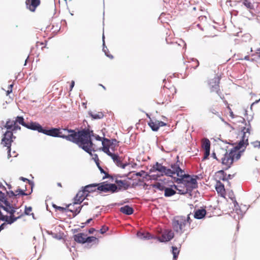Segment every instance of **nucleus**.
I'll list each match as a JSON object with an SVG mask.
<instances>
[{"mask_svg": "<svg viewBox=\"0 0 260 260\" xmlns=\"http://www.w3.org/2000/svg\"><path fill=\"white\" fill-rule=\"evenodd\" d=\"M61 136H65L68 138H62L66 140L77 144L79 147L89 154L93 150L91 136L93 132L88 129L78 131L66 128H60Z\"/></svg>", "mask_w": 260, "mask_h": 260, "instance_id": "1", "label": "nucleus"}, {"mask_svg": "<svg viewBox=\"0 0 260 260\" xmlns=\"http://www.w3.org/2000/svg\"><path fill=\"white\" fill-rule=\"evenodd\" d=\"M250 126L248 125L247 127H244L242 128V132L243 135L242 139L234 149H232L228 153L226 150L220 149V151L222 152L220 161L224 166L225 170L229 169L235 160L240 158L241 154L238 150L248 144V140L250 135Z\"/></svg>", "mask_w": 260, "mask_h": 260, "instance_id": "2", "label": "nucleus"}, {"mask_svg": "<svg viewBox=\"0 0 260 260\" xmlns=\"http://www.w3.org/2000/svg\"><path fill=\"white\" fill-rule=\"evenodd\" d=\"M98 186V190L104 192H116L117 189V186L114 184H105L104 182L101 184H92L87 185L82 190H80L77 193L74 198V204H80L81 203L86 197H87L88 193L93 191L95 189L92 188Z\"/></svg>", "mask_w": 260, "mask_h": 260, "instance_id": "3", "label": "nucleus"}, {"mask_svg": "<svg viewBox=\"0 0 260 260\" xmlns=\"http://www.w3.org/2000/svg\"><path fill=\"white\" fill-rule=\"evenodd\" d=\"M198 177L197 175L191 176L188 174H185V172L182 174V176L179 178H177L176 180V182L178 183H183L186 186L185 190H181L177 188V186L173 185V187L181 194L186 193L188 191H191L193 189L198 187V183L197 179Z\"/></svg>", "mask_w": 260, "mask_h": 260, "instance_id": "4", "label": "nucleus"}, {"mask_svg": "<svg viewBox=\"0 0 260 260\" xmlns=\"http://www.w3.org/2000/svg\"><path fill=\"white\" fill-rule=\"evenodd\" d=\"M2 208L9 213L10 216L3 215L0 212L1 219L5 221L8 224H12L23 215L22 213L17 212V208L13 206L8 201L5 202V206H2Z\"/></svg>", "mask_w": 260, "mask_h": 260, "instance_id": "5", "label": "nucleus"}, {"mask_svg": "<svg viewBox=\"0 0 260 260\" xmlns=\"http://www.w3.org/2000/svg\"><path fill=\"white\" fill-rule=\"evenodd\" d=\"M176 93V89L174 85H170L169 87L165 86L157 98L156 103L159 105L168 104L171 102Z\"/></svg>", "mask_w": 260, "mask_h": 260, "instance_id": "6", "label": "nucleus"}, {"mask_svg": "<svg viewBox=\"0 0 260 260\" xmlns=\"http://www.w3.org/2000/svg\"><path fill=\"white\" fill-rule=\"evenodd\" d=\"M190 220L189 215L187 217L183 216H176L172 221L173 228L175 232L182 234L186 224L187 223H190Z\"/></svg>", "mask_w": 260, "mask_h": 260, "instance_id": "7", "label": "nucleus"}, {"mask_svg": "<svg viewBox=\"0 0 260 260\" xmlns=\"http://www.w3.org/2000/svg\"><path fill=\"white\" fill-rule=\"evenodd\" d=\"M220 77L219 76H216L214 78L209 80L208 82V84L210 92H215L222 98V96L223 98V95L220 88Z\"/></svg>", "mask_w": 260, "mask_h": 260, "instance_id": "8", "label": "nucleus"}, {"mask_svg": "<svg viewBox=\"0 0 260 260\" xmlns=\"http://www.w3.org/2000/svg\"><path fill=\"white\" fill-rule=\"evenodd\" d=\"M22 117V116H17L15 120L12 119H8L4 127L7 129V131H11L13 132V133H15L18 130L21 129L20 126L18 125L19 124V118Z\"/></svg>", "mask_w": 260, "mask_h": 260, "instance_id": "9", "label": "nucleus"}, {"mask_svg": "<svg viewBox=\"0 0 260 260\" xmlns=\"http://www.w3.org/2000/svg\"><path fill=\"white\" fill-rule=\"evenodd\" d=\"M19 124H21L28 129L37 131L38 132L42 133L43 128L37 122L31 121L30 122L25 123L24 121L23 117H19Z\"/></svg>", "mask_w": 260, "mask_h": 260, "instance_id": "10", "label": "nucleus"}, {"mask_svg": "<svg viewBox=\"0 0 260 260\" xmlns=\"http://www.w3.org/2000/svg\"><path fill=\"white\" fill-rule=\"evenodd\" d=\"M149 171L150 173L158 172L159 173V176L164 175L167 176V175L170 173V171L168 170V168L158 162H156L153 165Z\"/></svg>", "mask_w": 260, "mask_h": 260, "instance_id": "11", "label": "nucleus"}, {"mask_svg": "<svg viewBox=\"0 0 260 260\" xmlns=\"http://www.w3.org/2000/svg\"><path fill=\"white\" fill-rule=\"evenodd\" d=\"M168 170L170 171V173L167 175V176L172 177L176 174L179 178L182 176V174L184 172L183 170L180 168L178 161L174 164H172L171 168L168 169Z\"/></svg>", "mask_w": 260, "mask_h": 260, "instance_id": "12", "label": "nucleus"}, {"mask_svg": "<svg viewBox=\"0 0 260 260\" xmlns=\"http://www.w3.org/2000/svg\"><path fill=\"white\" fill-rule=\"evenodd\" d=\"M147 116L150 119L148 122V124L153 131H157L160 127H162L166 125V123L162 121H159L155 119L151 118L148 115Z\"/></svg>", "mask_w": 260, "mask_h": 260, "instance_id": "13", "label": "nucleus"}, {"mask_svg": "<svg viewBox=\"0 0 260 260\" xmlns=\"http://www.w3.org/2000/svg\"><path fill=\"white\" fill-rule=\"evenodd\" d=\"M60 131V128H52L48 130L43 128L42 133L53 137L68 138L65 136H61L60 134H61V133ZM68 138H69L68 137Z\"/></svg>", "mask_w": 260, "mask_h": 260, "instance_id": "14", "label": "nucleus"}, {"mask_svg": "<svg viewBox=\"0 0 260 260\" xmlns=\"http://www.w3.org/2000/svg\"><path fill=\"white\" fill-rule=\"evenodd\" d=\"M202 147L204 150L203 160L208 158L210 154V141L207 138H204L202 141Z\"/></svg>", "mask_w": 260, "mask_h": 260, "instance_id": "15", "label": "nucleus"}, {"mask_svg": "<svg viewBox=\"0 0 260 260\" xmlns=\"http://www.w3.org/2000/svg\"><path fill=\"white\" fill-rule=\"evenodd\" d=\"M117 141L115 139L112 140V142L108 140L107 138H104L103 141H102V144L103 145V151L106 153L109 156L110 154H113V153L110 151V148H112V146L114 144V143H116Z\"/></svg>", "mask_w": 260, "mask_h": 260, "instance_id": "16", "label": "nucleus"}, {"mask_svg": "<svg viewBox=\"0 0 260 260\" xmlns=\"http://www.w3.org/2000/svg\"><path fill=\"white\" fill-rule=\"evenodd\" d=\"M231 178V175L227 176L226 174L223 170H220L216 172L214 175V180L216 182H221V181L228 180Z\"/></svg>", "mask_w": 260, "mask_h": 260, "instance_id": "17", "label": "nucleus"}, {"mask_svg": "<svg viewBox=\"0 0 260 260\" xmlns=\"http://www.w3.org/2000/svg\"><path fill=\"white\" fill-rule=\"evenodd\" d=\"M174 236V233L172 231H166L158 237V239L161 242H168L173 239Z\"/></svg>", "mask_w": 260, "mask_h": 260, "instance_id": "18", "label": "nucleus"}, {"mask_svg": "<svg viewBox=\"0 0 260 260\" xmlns=\"http://www.w3.org/2000/svg\"><path fill=\"white\" fill-rule=\"evenodd\" d=\"M40 0H26V8L31 12H35L37 7L40 5Z\"/></svg>", "mask_w": 260, "mask_h": 260, "instance_id": "19", "label": "nucleus"}, {"mask_svg": "<svg viewBox=\"0 0 260 260\" xmlns=\"http://www.w3.org/2000/svg\"><path fill=\"white\" fill-rule=\"evenodd\" d=\"M215 187L217 193L220 197L224 198L226 195V191L224 184L221 182H216Z\"/></svg>", "mask_w": 260, "mask_h": 260, "instance_id": "20", "label": "nucleus"}, {"mask_svg": "<svg viewBox=\"0 0 260 260\" xmlns=\"http://www.w3.org/2000/svg\"><path fill=\"white\" fill-rule=\"evenodd\" d=\"M109 156L112 158L117 166L121 167L123 169L125 168L126 165L122 163L121 158L117 154L113 153L109 154Z\"/></svg>", "mask_w": 260, "mask_h": 260, "instance_id": "21", "label": "nucleus"}, {"mask_svg": "<svg viewBox=\"0 0 260 260\" xmlns=\"http://www.w3.org/2000/svg\"><path fill=\"white\" fill-rule=\"evenodd\" d=\"M13 142L11 140H9L6 138V137H3L2 139L1 144L4 146L6 147L8 150V157H11L10 152H11V144Z\"/></svg>", "mask_w": 260, "mask_h": 260, "instance_id": "22", "label": "nucleus"}, {"mask_svg": "<svg viewBox=\"0 0 260 260\" xmlns=\"http://www.w3.org/2000/svg\"><path fill=\"white\" fill-rule=\"evenodd\" d=\"M86 235L84 233H78L74 236V240L79 243L84 244L85 243Z\"/></svg>", "mask_w": 260, "mask_h": 260, "instance_id": "23", "label": "nucleus"}, {"mask_svg": "<svg viewBox=\"0 0 260 260\" xmlns=\"http://www.w3.org/2000/svg\"><path fill=\"white\" fill-rule=\"evenodd\" d=\"M206 210L205 209H199L194 212V217L200 219L204 218L206 214Z\"/></svg>", "mask_w": 260, "mask_h": 260, "instance_id": "24", "label": "nucleus"}, {"mask_svg": "<svg viewBox=\"0 0 260 260\" xmlns=\"http://www.w3.org/2000/svg\"><path fill=\"white\" fill-rule=\"evenodd\" d=\"M75 204H74V203L72 205V204H69L67 206V208H68V210L71 212H72L74 215H77L78 213H80V211H81V206H78V207H74V205Z\"/></svg>", "mask_w": 260, "mask_h": 260, "instance_id": "25", "label": "nucleus"}, {"mask_svg": "<svg viewBox=\"0 0 260 260\" xmlns=\"http://www.w3.org/2000/svg\"><path fill=\"white\" fill-rule=\"evenodd\" d=\"M120 211L123 214L129 215L133 213L134 210L131 207L128 205H125L120 208Z\"/></svg>", "mask_w": 260, "mask_h": 260, "instance_id": "26", "label": "nucleus"}, {"mask_svg": "<svg viewBox=\"0 0 260 260\" xmlns=\"http://www.w3.org/2000/svg\"><path fill=\"white\" fill-rule=\"evenodd\" d=\"M176 189H173L172 188H169V187H165V189L164 190L165 193L164 195L166 197H171L175 194H176Z\"/></svg>", "mask_w": 260, "mask_h": 260, "instance_id": "27", "label": "nucleus"}, {"mask_svg": "<svg viewBox=\"0 0 260 260\" xmlns=\"http://www.w3.org/2000/svg\"><path fill=\"white\" fill-rule=\"evenodd\" d=\"M3 137H6L7 139L13 141V139H15V136H13V132L11 131H7L3 135Z\"/></svg>", "mask_w": 260, "mask_h": 260, "instance_id": "28", "label": "nucleus"}, {"mask_svg": "<svg viewBox=\"0 0 260 260\" xmlns=\"http://www.w3.org/2000/svg\"><path fill=\"white\" fill-rule=\"evenodd\" d=\"M222 152L220 151V149L217 150L216 152H213L212 153V157L214 159H216L219 162L220 161L221 157L222 156Z\"/></svg>", "mask_w": 260, "mask_h": 260, "instance_id": "29", "label": "nucleus"}, {"mask_svg": "<svg viewBox=\"0 0 260 260\" xmlns=\"http://www.w3.org/2000/svg\"><path fill=\"white\" fill-rule=\"evenodd\" d=\"M189 64L188 68H193L196 69L199 65V61L196 59H192L191 62H189Z\"/></svg>", "mask_w": 260, "mask_h": 260, "instance_id": "30", "label": "nucleus"}, {"mask_svg": "<svg viewBox=\"0 0 260 260\" xmlns=\"http://www.w3.org/2000/svg\"><path fill=\"white\" fill-rule=\"evenodd\" d=\"M242 4L244 5L248 9L252 10L253 9L254 6L253 4L248 0H242Z\"/></svg>", "mask_w": 260, "mask_h": 260, "instance_id": "31", "label": "nucleus"}, {"mask_svg": "<svg viewBox=\"0 0 260 260\" xmlns=\"http://www.w3.org/2000/svg\"><path fill=\"white\" fill-rule=\"evenodd\" d=\"M91 117L95 119H101L104 117V114L102 112H98L95 113H91Z\"/></svg>", "mask_w": 260, "mask_h": 260, "instance_id": "32", "label": "nucleus"}, {"mask_svg": "<svg viewBox=\"0 0 260 260\" xmlns=\"http://www.w3.org/2000/svg\"><path fill=\"white\" fill-rule=\"evenodd\" d=\"M153 187L156 188L159 190L162 191L165 189V186L159 182H156L152 185Z\"/></svg>", "mask_w": 260, "mask_h": 260, "instance_id": "33", "label": "nucleus"}, {"mask_svg": "<svg viewBox=\"0 0 260 260\" xmlns=\"http://www.w3.org/2000/svg\"><path fill=\"white\" fill-rule=\"evenodd\" d=\"M11 194L13 196H17V195L22 194L23 196L26 195V193L24 192V191L20 189H18L16 190L15 193L13 191H11Z\"/></svg>", "mask_w": 260, "mask_h": 260, "instance_id": "34", "label": "nucleus"}, {"mask_svg": "<svg viewBox=\"0 0 260 260\" xmlns=\"http://www.w3.org/2000/svg\"><path fill=\"white\" fill-rule=\"evenodd\" d=\"M172 253L173 254L174 259H176L179 254V250L178 249L177 247L175 246H172Z\"/></svg>", "mask_w": 260, "mask_h": 260, "instance_id": "35", "label": "nucleus"}, {"mask_svg": "<svg viewBox=\"0 0 260 260\" xmlns=\"http://www.w3.org/2000/svg\"><path fill=\"white\" fill-rule=\"evenodd\" d=\"M115 182L120 187H125V186H126L127 187L128 186V184L125 180H116Z\"/></svg>", "mask_w": 260, "mask_h": 260, "instance_id": "36", "label": "nucleus"}, {"mask_svg": "<svg viewBox=\"0 0 260 260\" xmlns=\"http://www.w3.org/2000/svg\"><path fill=\"white\" fill-rule=\"evenodd\" d=\"M32 211V208L31 207H25L24 213L26 215H32L33 216L34 215L33 213H31Z\"/></svg>", "mask_w": 260, "mask_h": 260, "instance_id": "37", "label": "nucleus"}, {"mask_svg": "<svg viewBox=\"0 0 260 260\" xmlns=\"http://www.w3.org/2000/svg\"><path fill=\"white\" fill-rule=\"evenodd\" d=\"M96 238L95 237L91 236V237H87L86 236L85 243H91L94 241H95Z\"/></svg>", "mask_w": 260, "mask_h": 260, "instance_id": "38", "label": "nucleus"}, {"mask_svg": "<svg viewBox=\"0 0 260 260\" xmlns=\"http://www.w3.org/2000/svg\"><path fill=\"white\" fill-rule=\"evenodd\" d=\"M53 207L55 209H57L58 210H59L60 211H61L62 212H63L66 211V210H67V208H64V207L58 206H57V205H56L55 204L53 205Z\"/></svg>", "mask_w": 260, "mask_h": 260, "instance_id": "39", "label": "nucleus"}, {"mask_svg": "<svg viewBox=\"0 0 260 260\" xmlns=\"http://www.w3.org/2000/svg\"><path fill=\"white\" fill-rule=\"evenodd\" d=\"M99 169V170H100L101 172V173H104L105 174V176L104 177H103V178L105 179V178H109L110 177V175L107 173L100 166V164L99 165V166H97Z\"/></svg>", "mask_w": 260, "mask_h": 260, "instance_id": "40", "label": "nucleus"}, {"mask_svg": "<svg viewBox=\"0 0 260 260\" xmlns=\"http://www.w3.org/2000/svg\"><path fill=\"white\" fill-rule=\"evenodd\" d=\"M106 49L108 50V49H107V48L106 47H103V51H104L106 55L107 56H108V57H109L110 58L112 59L113 58V56L112 55L109 54L108 52H107L106 51Z\"/></svg>", "mask_w": 260, "mask_h": 260, "instance_id": "41", "label": "nucleus"}, {"mask_svg": "<svg viewBox=\"0 0 260 260\" xmlns=\"http://www.w3.org/2000/svg\"><path fill=\"white\" fill-rule=\"evenodd\" d=\"M144 174H145V171H141L140 172H138V173H133L132 177H133L134 175H135L136 176H142Z\"/></svg>", "mask_w": 260, "mask_h": 260, "instance_id": "42", "label": "nucleus"}, {"mask_svg": "<svg viewBox=\"0 0 260 260\" xmlns=\"http://www.w3.org/2000/svg\"><path fill=\"white\" fill-rule=\"evenodd\" d=\"M41 46V48L43 49L44 48L46 47V43H44L43 42H37V46Z\"/></svg>", "mask_w": 260, "mask_h": 260, "instance_id": "43", "label": "nucleus"}, {"mask_svg": "<svg viewBox=\"0 0 260 260\" xmlns=\"http://www.w3.org/2000/svg\"><path fill=\"white\" fill-rule=\"evenodd\" d=\"M108 230V228L106 226H103L102 228L100 229V233L101 234H104L106 233V231H107Z\"/></svg>", "mask_w": 260, "mask_h": 260, "instance_id": "44", "label": "nucleus"}, {"mask_svg": "<svg viewBox=\"0 0 260 260\" xmlns=\"http://www.w3.org/2000/svg\"><path fill=\"white\" fill-rule=\"evenodd\" d=\"M93 159H94V161L96 164L97 166H99V158H98V156L96 154H95L94 155V157H93Z\"/></svg>", "mask_w": 260, "mask_h": 260, "instance_id": "45", "label": "nucleus"}, {"mask_svg": "<svg viewBox=\"0 0 260 260\" xmlns=\"http://www.w3.org/2000/svg\"><path fill=\"white\" fill-rule=\"evenodd\" d=\"M228 109L230 110V116L232 118H235V115L234 114L233 112L232 111L231 109L229 107V106L228 107Z\"/></svg>", "mask_w": 260, "mask_h": 260, "instance_id": "46", "label": "nucleus"}, {"mask_svg": "<svg viewBox=\"0 0 260 260\" xmlns=\"http://www.w3.org/2000/svg\"><path fill=\"white\" fill-rule=\"evenodd\" d=\"M231 199L234 202V206L235 207H236L237 206H238V203H237V202L236 201V199L235 197L234 198H231Z\"/></svg>", "mask_w": 260, "mask_h": 260, "instance_id": "47", "label": "nucleus"}, {"mask_svg": "<svg viewBox=\"0 0 260 260\" xmlns=\"http://www.w3.org/2000/svg\"><path fill=\"white\" fill-rule=\"evenodd\" d=\"M95 231V230L94 228H90L88 230V233L89 234H92Z\"/></svg>", "mask_w": 260, "mask_h": 260, "instance_id": "48", "label": "nucleus"}, {"mask_svg": "<svg viewBox=\"0 0 260 260\" xmlns=\"http://www.w3.org/2000/svg\"><path fill=\"white\" fill-rule=\"evenodd\" d=\"M5 225H6V224L5 223L2 224L0 225V232L5 228Z\"/></svg>", "mask_w": 260, "mask_h": 260, "instance_id": "49", "label": "nucleus"}, {"mask_svg": "<svg viewBox=\"0 0 260 260\" xmlns=\"http://www.w3.org/2000/svg\"><path fill=\"white\" fill-rule=\"evenodd\" d=\"M13 87V85L12 84H11L10 85V90H8L7 91V95H8L10 92H12V87Z\"/></svg>", "mask_w": 260, "mask_h": 260, "instance_id": "50", "label": "nucleus"}, {"mask_svg": "<svg viewBox=\"0 0 260 260\" xmlns=\"http://www.w3.org/2000/svg\"><path fill=\"white\" fill-rule=\"evenodd\" d=\"M74 85H75V82L74 81H72L71 82V86H70V88H71L70 90H71L72 89V88L74 86Z\"/></svg>", "mask_w": 260, "mask_h": 260, "instance_id": "51", "label": "nucleus"}, {"mask_svg": "<svg viewBox=\"0 0 260 260\" xmlns=\"http://www.w3.org/2000/svg\"><path fill=\"white\" fill-rule=\"evenodd\" d=\"M256 54L258 55V56L260 58V48L257 49L256 50Z\"/></svg>", "mask_w": 260, "mask_h": 260, "instance_id": "52", "label": "nucleus"}, {"mask_svg": "<svg viewBox=\"0 0 260 260\" xmlns=\"http://www.w3.org/2000/svg\"><path fill=\"white\" fill-rule=\"evenodd\" d=\"M20 179L21 180L23 181H29V180H28V179H26V178H23V177H21L20 178Z\"/></svg>", "mask_w": 260, "mask_h": 260, "instance_id": "53", "label": "nucleus"}, {"mask_svg": "<svg viewBox=\"0 0 260 260\" xmlns=\"http://www.w3.org/2000/svg\"><path fill=\"white\" fill-rule=\"evenodd\" d=\"M91 220H92L91 218L88 219V220H86V221L85 222V223L88 224V223H89V222H90Z\"/></svg>", "mask_w": 260, "mask_h": 260, "instance_id": "54", "label": "nucleus"}, {"mask_svg": "<svg viewBox=\"0 0 260 260\" xmlns=\"http://www.w3.org/2000/svg\"><path fill=\"white\" fill-rule=\"evenodd\" d=\"M244 59H245V60H249V55H246V56H245L244 57Z\"/></svg>", "mask_w": 260, "mask_h": 260, "instance_id": "55", "label": "nucleus"}, {"mask_svg": "<svg viewBox=\"0 0 260 260\" xmlns=\"http://www.w3.org/2000/svg\"><path fill=\"white\" fill-rule=\"evenodd\" d=\"M96 139L97 140H99V141H101V138L99 136H97L96 137H95Z\"/></svg>", "mask_w": 260, "mask_h": 260, "instance_id": "56", "label": "nucleus"}, {"mask_svg": "<svg viewBox=\"0 0 260 260\" xmlns=\"http://www.w3.org/2000/svg\"><path fill=\"white\" fill-rule=\"evenodd\" d=\"M99 85L100 86H101L104 90H106V88L105 87V86H104V85H103L102 84H99Z\"/></svg>", "mask_w": 260, "mask_h": 260, "instance_id": "57", "label": "nucleus"}, {"mask_svg": "<svg viewBox=\"0 0 260 260\" xmlns=\"http://www.w3.org/2000/svg\"><path fill=\"white\" fill-rule=\"evenodd\" d=\"M57 185L58 186H59L60 187H62V185H61V183L58 182V183H57Z\"/></svg>", "mask_w": 260, "mask_h": 260, "instance_id": "58", "label": "nucleus"}, {"mask_svg": "<svg viewBox=\"0 0 260 260\" xmlns=\"http://www.w3.org/2000/svg\"><path fill=\"white\" fill-rule=\"evenodd\" d=\"M257 143L258 144V147H260V142H257Z\"/></svg>", "mask_w": 260, "mask_h": 260, "instance_id": "59", "label": "nucleus"}]
</instances>
